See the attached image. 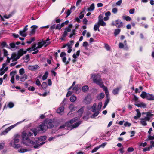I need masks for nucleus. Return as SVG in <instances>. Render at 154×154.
<instances>
[{"instance_id": "obj_1", "label": "nucleus", "mask_w": 154, "mask_h": 154, "mask_svg": "<svg viewBox=\"0 0 154 154\" xmlns=\"http://www.w3.org/2000/svg\"><path fill=\"white\" fill-rule=\"evenodd\" d=\"M51 120H48L46 122V125H45L46 122H45L42 124L39 125L38 128H40V130L45 131L48 128H51L53 127V125L51 122Z\"/></svg>"}, {"instance_id": "obj_2", "label": "nucleus", "mask_w": 154, "mask_h": 154, "mask_svg": "<svg viewBox=\"0 0 154 154\" xmlns=\"http://www.w3.org/2000/svg\"><path fill=\"white\" fill-rule=\"evenodd\" d=\"M28 143H27L26 142H24L23 143L27 146H30L31 145H34L33 147L35 149H38L39 148L41 145L44 144L45 142H43L39 144V143L37 141L34 142L31 140H28L27 141Z\"/></svg>"}, {"instance_id": "obj_3", "label": "nucleus", "mask_w": 154, "mask_h": 154, "mask_svg": "<svg viewBox=\"0 0 154 154\" xmlns=\"http://www.w3.org/2000/svg\"><path fill=\"white\" fill-rule=\"evenodd\" d=\"M92 78L93 79V82L96 84L98 85L101 88H103V86H104L102 79L100 78H97L96 77L95 74L92 75Z\"/></svg>"}, {"instance_id": "obj_4", "label": "nucleus", "mask_w": 154, "mask_h": 154, "mask_svg": "<svg viewBox=\"0 0 154 154\" xmlns=\"http://www.w3.org/2000/svg\"><path fill=\"white\" fill-rule=\"evenodd\" d=\"M150 119V118L149 117V114L147 113V116L143 118H141L140 119V123L143 126H145L147 125L146 122L149 121Z\"/></svg>"}, {"instance_id": "obj_5", "label": "nucleus", "mask_w": 154, "mask_h": 154, "mask_svg": "<svg viewBox=\"0 0 154 154\" xmlns=\"http://www.w3.org/2000/svg\"><path fill=\"white\" fill-rule=\"evenodd\" d=\"M22 121L19 122L16 124H15L12 125H11L7 129L5 130L4 131L2 132L0 134L1 135H6L8 131H10L11 129L13 128L16 126L18 124L21 123L22 122Z\"/></svg>"}, {"instance_id": "obj_6", "label": "nucleus", "mask_w": 154, "mask_h": 154, "mask_svg": "<svg viewBox=\"0 0 154 154\" xmlns=\"http://www.w3.org/2000/svg\"><path fill=\"white\" fill-rule=\"evenodd\" d=\"M50 40L49 38L48 37L47 40L45 41H42L41 42H39L38 44V49L41 48L43 46L45 45L46 47L47 45L49 44L50 42H48Z\"/></svg>"}, {"instance_id": "obj_7", "label": "nucleus", "mask_w": 154, "mask_h": 154, "mask_svg": "<svg viewBox=\"0 0 154 154\" xmlns=\"http://www.w3.org/2000/svg\"><path fill=\"white\" fill-rule=\"evenodd\" d=\"M71 31V29H70L69 28H66L65 29V31L62 34V35L61 36L60 39L62 40H65V37L68 35V32H70Z\"/></svg>"}, {"instance_id": "obj_8", "label": "nucleus", "mask_w": 154, "mask_h": 154, "mask_svg": "<svg viewBox=\"0 0 154 154\" xmlns=\"http://www.w3.org/2000/svg\"><path fill=\"white\" fill-rule=\"evenodd\" d=\"M31 48H28L27 49L25 50L23 48L21 49L18 51L17 54L19 55V57H20L23 55L26 54L27 51H31Z\"/></svg>"}, {"instance_id": "obj_9", "label": "nucleus", "mask_w": 154, "mask_h": 154, "mask_svg": "<svg viewBox=\"0 0 154 154\" xmlns=\"http://www.w3.org/2000/svg\"><path fill=\"white\" fill-rule=\"evenodd\" d=\"M29 135L27 132L26 131H23L22 133V137L23 140V143L24 142H26L27 143H28V142L27 141L28 140H30L28 139Z\"/></svg>"}, {"instance_id": "obj_10", "label": "nucleus", "mask_w": 154, "mask_h": 154, "mask_svg": "<svg viewBox=\"0 0 154 154\" xmlns=\"http://www.w3.org/2000/svg\"><path fill=\"white\" fill-rule=\"evenodd\" d=\"M60 56L62 59L63 62L66 65H67L69 63V61H66V54L65 52H62L60 54Z\"/></svg>"}, {"instance_id": "obj_11", "label": "nucleus", "mask_w": 154, "mask_h": 154, "mask_svg": "<svg viewBox=\"0 0 154 154\" xmlns=\"http://www.w3.org/2000/svg\"><path fill=\"white\" fill-rule=\"evenodd\" d=\"M28 26L26 25L23 29L19 31V34L21 36L25 37L27 36L26 31L28 30Z\"/></svg>"}, {"instance_id": "obj_12", "label": "nucleus", "mask_w": 154, "mask_h": 154, "mask_svg": "<svg viewBox=\"0 0 154 154\" xmlns=\"http://www.w3.org/2000/svg\"><path fill=\"white\" fill-rule=\"evenodd\" d=\"M19 55L15 53H13L11 56V58L12 60V62L14 61H17V60L20 58Z\"/></svg>"}, {"instance_id": "obj_13", "label": "nucleus", "mask_w": 154, "mask_h": 154, "mask_svg": "<svg viewBox=\"0 0 154 154\" xmlns=\"http://www.w3.org/2000/svg\"><path fill=\"white\" fill-rule=\"evenodd\" d=\"M39 67L38 65L28 66V69L32 71H35L39 69Z\"/></svg>"}, {"instance_id": "obj_14", "label": "nucleus", "mask_w": 154, "mask_h": 154, "mask_svg": "<svg viewBox=\"0 0 154 154\" xmlns=\"http://www.w3.org/2000/svg\"><path fill=\"white\" fill-rule=\"evenodd\" d=\"M91 101V96L89 95H87L85 98L84 100V102L87 104H90Z\"/></svg>"}, {"instance_id": "obj_15", "label": "nucleus", "mask_w": 154, "mask_h": 154, "mask_svg": "<svg viewBox=\"0 0 154 154\" xmlns=\"http://www.w3.org/2000/svg\"><path fill=\"white\" fill-rule=\"evenodd\" d=\"M116 26L117 27L120 28L123 26V23L120 19H117L116 21Z\"/></svg>"}, {"instance_id": "obj_16", "label": "nucleus", "mask_w": 154, "mask_h": 154, "mask_svg": "<svg viewBox=\"0 0 154 154\" xmlns=\"http://www.w3.org/2000/svg\"><path fill=\"white\" fill-rule=\"evenodd\" d=\"M135 105L139 107H142L145 108L146 107V105L143 102H140L139 103H135Z\"/></svg>"}, {"instance_id": "obj_17", "label": "nucleus", "mask_w": 154, "mask_h": 154, "mask_svg": "<svg viewBox=\"0 0 154 154\" xmlns=\"http://www.w3.org/2000/svg\"><path fill=\"white\" fill-rule=\"evenodd\" d=\"M146 99L149 100H154V96L152 94L148 93Z\"/></svg>"}, {"instance_id": "obj_18", "label": "nucleus", "mask_w": 154, "mask_h": 154, "mask_svg": "<svg viewBox=\"0 0 154 154\" xmlns=\"http://www.w3.org/2000/svg\"><path fill=\"white\" fill-rule=\"evenodd\" d=\"M78 118H75L72 120H71L69 122H68L66 123V125H68L69 126V127H70L71 125L78 120Z\"/></svg>"}, {"instance_id": "obj_19", "label": "nucleus", "mask_w": 154, "mask_h": 154, "mask_svg": "<svg viewBox=\"0 0 154 154\" xmlns=\"http://www.w3.org/2000/svg\"><path fill=\"white\" fill-rule=\"evenodd\" d=\"M32 131L33 133H32L30 132H27V133H28V134L29 136H31L33 135V134H34L35 136H36L37 134V132L36 131L35 129H32Z\"/></svg>"}, {"instance_id": "obj_20", "label": "nucleus", "mask_w": 154, "mask_h": 154, "mask_svg": "<svg viewBox=\"0 0 154 154\" xmlns=\"http://www.w3.org/2000/svg\"><path fill=\"white\" fill-rule=\"evenodd\" d=\"M103 88H102L103 90L105 91L106 96L107 97V98H109V92L107 88L105 86H103Z\"/></svg>"}, {"instance_id": "obj_21", "label": "nucleus", "mask_w": 154, "mask_h": 154, "mask_svg": "<svg viewBox=\"0 0 154 154\" xmlns=\"http://www.w3.org/2000/svg\"><path fill=\"white\" fill-rule=\"evenodd\" d=\"M22 75V76L20 78V81L22 82H24L26 79L27 78V76L26 74H24Z\"/></svg>"}, {"instance_id": "obj_22", "label": "nucleus", "mask_w": 154, "mask_h": 154, "mask_svg": "<svg viewBox=\"0 0 154 154\" xmlns=\"http://www.w3.org/2000/svg\"><path fill=\"white\" fill-rule=\"evenodd\" d=\"M136 111L137 112V114L136 116H134V118L135 119H137L138 118H139L141 116V113L140 112V111L139 109H137L136 110Z\"/></svg>"}, {"instance_id": "obj_23", "label": "nucleus", "mask_w": 154, "mask_h": 154, "mask_svg": "<svg viewBox=\"0 0 154 154\" xmlns=\"http://www.w3.org/2000/svg\"><path fill=\"white\" fill-rule=\"evenodd\" d=\"M120 88L118 87L114 89L112 91V93L113 94L115 95L118 94Z\"/></svg>"}, {"instance_id": "obj_24", "label": "nucleus", "mask_w": 154, "mask_h": 154, "mask_svg": "<svg viewBox=\"0 0 154 154\" xmlns=\"http://www.w3.org/2000/svg\"><path fill=\"white\" fill-rule=\"evenodd\" d=\"M100 25L97 22L96 23L94 26V31H97V30L98 31H100V29H99V27Z\"/></svg>"}, {"instance_id": "obj_25", "label": "nucleus", "mask_w": 154, "mask_h": 154, "mask_svg": "<svg viewBox=\"0 0 154 154\" xmlns=\"http://www.w3.org/2000/svg\"><path fill=\"white\" fill-rule=\"evenodd\" d=\"M20 137V135L19 134H17L15 136V137L14 139V142L15 143H17L19 141V138Z\"/></svg>"}, {"instance_id": "obj_26", "label": "nucleus", "mask_w": 154, "mask_h": 154, "mask_svg": "<svg viewBox=\"0 0 154 154\" xmlns=\"http://www.w3.org/2000/svg\"><path fill=\"white\" fill-rule=\"evenodd\" d=\"M64 109V107H59L58 109H57V113H58L59 114H61L62 112H63Z\"/></svg>"}, {"instance_id": "obj_27", "label": "nucleus", "mask_w": 154, "mask_h": 154, "mask_svg": "<svg viewBox=\"0 0 154 154\" xmlns=\"http://www.w3.org/2000/svg\"><path fill=\"white\" fill-rule=\"evenodd\" d=\"M94 3H92L88 8V10L89 11H92L94 10Z\"/></svg>"}, {"instance_id": "obj_28", "label": "nucleus", "mask_w": 154, "mask_h": 154, "mask_svg": "<svg viewBox=\"0 0 154 154\" xmlns=\"http://www.w3.org/2000/svg\"><path fill=\"white\" fill-rule=\"evenodd\" d=\"M100 26H106V23L103 20H98L97 22Z\"/></svg>"}, {"instance_id": "obj_29", "label": "nucleus", "mask_w": 154, "mask_h": 154, "mask_svg": "<svg viewBox=\"0 0 154 154\" xmlns=\"http://www.w3.org/2000/svg\"><path fill=\"white\" fill-rule=\"evenodd\" d=\"M89 89V88L87 85H85L82 88V89L83 92H87Z\"/></svg>"}, {"instance_id": "obj_30", "label": "nucleus", "mask_w": 154, "mask_h": 154, "mask_svg": "<svg viewBox=\"0 0 154 154\" xmlns=\"http://www.w3.org/2000/svg\"><path fill=\"white\" fill-rule=\"evenodd\" d=\"M147 94L148 93H147L144 91H143L140 95V97L143 99H144L145 98H146Z\"/></svg>"}, {"instance_id": "obj_31", "label": "nucleus", "mask_w": 154, "mask_h": 154, "mask_svg": "<svg viewBox=\"0 0 154 154\" xmlns=\"http://www.w3.org/2000/svg\"><path fill=\"white\" fill-rule=\"evenodd\" d=\"M80 51L78 50L76 53H74L72 57L74 58H76L77 57L79 56Z\"/></svg>"}, {"instance_id": "obj_32", "label": "nucleus", "mask_w": 154, "mask_h": 154, "mask_svg": "<svg viewBox=\"0 0 154 154\" xmlns=\"http://www.w3.org/2000/svg\"><path fill=\"white\" fill-rule=\"evenodd\" d=\"M47 137L46 136H43L39 137L38 138V140L40 141H43L46 139Z\"/></svg>"}, {"instance_id": "obj_33", "label": "nucleus", "mask_w": 154, "mask_h": 154, "mask_svg": "<svg viewBox=\"0 0 154 154\" xmlns=\"http://www.w3.org/2000/svg\"><path fill=\"white\" fill-rule=\"evenodd\" d=\"M97 106V104L96 103H95L94 104L93 106L91 107L92 109V111L93 112H96V111L97 109H96V107Z\"/></svg>"}, {"instance_id": "obj_34", "label": "nucleus", "mask_w": 154, "mask_h": 154, "mask_svg": "<svg viewBox=\"0 0 154 154\" xmlns=\"http://www.w3.org/2000/svg\"><path fill=\"white\" fill-rule=\"evenodd\" d=\"M36 44H34L33 45L32 48H31V51H34L38 49V47H36Z\"/></svg>"}, {"instance_id": "obj_35", "label": "nucleus", "mask_w": 154, "mask_h": 154, "mask_svg": "<svg viewBox=\"0 0 154 154\" xmlns=\"http://www.w3.org/2000/svg\"><path fill=\"white\" fill-rule=\"evenodd\" d=\"M14 14V12H12L8 15H4V17L6 19L9 18L11 17Z\"/></svg>"}, {"instance_id": "obj_36", "label": "nucleus", "mask_w": 154, "mask_h": 154, "mask_svg": "<svg viewBox=\"0 0 154 154\" xmlns=\"http://www.w3.org/2000/svg\"><path fill=\"white\" fill-rule=\"evenodd\" d=\"M120 31L121 29H116L114 32L115 35L116 36L119 34L120 32Z\"/></svg>"}, {"instance_id": "obj_37", "label": "nucleus", "mask_w": 154, "mask_h": 154, "mask_svg": "<svg viewBox=\"0 0 154 154\" xmlns=\"http://www.w3.org/2000/svg\"><path fill=\"white\" fill-rule=\"evenodd\" d=\"M48 72L46 71V72H45V74H44V75L42 77V80H45L47 78V77L48 76Z\"/></svg>"}, {"instance_id": "obj_38", "label": "nucleus", "mask_w": 154, "mask_h": 154, "mask_svg": "<svg viewBox=\"0 0 154 154\" xmlns=\"http://www.w3.org/2000/svg\"><path fill=\"white\" fill-rule=\"evenodd\" d=\"M76 98H77L76 96L73 95L70 97V100L72 102H74L76 100Z\"/></svg>"}, {"instance_id": "obj_39", "label": "nucleus", "mask_w": 154, "mask_h": 154, "mask_svg": "<svg viewBox=\"0 0 154 154\" xmlns=\"http://www.w3.org/2000/svg\"><path fill=\"white\" fill-rule=\"evenodd\" d=\"M104 94L103 93H101L97 96V98L98 99H101L104 98Z\"/></svg>"}, {"instance_id": "obj_40", "label": "nucleus", "mask_w": 154, "mask_h": 154, "mask_svg": "<svg viewBox=\"0 0 154 154\" xmlns=\"http://www.w3.org/2000/svg\"><path fill=\"white\" fill-rule=\"evenodd\" d=\"M84 111V108L83 107H82L80 108L78 111V112L79 114V117L81 116V115L83 113V112Z\"/></svg>"}, {"instance_id": "obj_41", "label": "nucleus", "mask_w": 154, "mask_h": 154, "mask_svg": "<svg viewBox=\"0 0 154 154\" xmlns=\"http://www.w3.org/2000/svg\"><path fill=\"white\" fill-rule=\"evenodd\" d=\"M95 113L93 114L92 116H91V117L92 118H94L96 116H97V115L99 114V112L98 111H96V112H94Z\"/></svg>"}, {"instance_id": "obj_42", "label": "nucleus", "mask_w": 154, "mask_h": 154, "mask_svg": "<svg viewBox=\"0 0 154 154\" xmlns=\"http://www.w3.org/2000/svg\"><path fill=\"white\" fill-rule=\"evenodd\" d=\"M81 122L80 121L79 122H78L75 123L72 125V127L73 128H75L79 126V125L81 124Z\"/></svg>"}, {"instance_id": "obj_43", "label": "nucleus", "mask_w": 154, "mask_h": 154, "mask_svg": "<svg viewBox=\"0 0 154 154\" xmlns=\"http://www.w3.org/2000/svg\"><path fill=\"white\" fill-rule=\"evenodd\" d=\"M19 73L20 75H22L25 73L24 69L23 68L20 69L19 70Z\"/></svg>"}, {"instance_id": "obj_44", "label": "nucleus", "mask_w": 154, "mask_h": 154, "mask_svg": "<svg viewBox=\"0 0 154 154\" xmlns=\"http://www.w3.org/2000/svg\"><path fill=\"white\" fill-rule=\"evenodd\" d=\"M3 51L4 54V57H8V53L7 51L5 49H3Z\"/></svg>"}, {"instance_id": "obj_45", "label": "nucleus", "mask_w": 154, "mask_h": 154, "mask_svg": "<svg viewBox=\"0 0 154 154\" xmlns=\"http://www.w3.org/2000/svg\"><path fill=\"white\" fill-rule=\"evenodd\" d=\"M75 30L74 29L72 30L69 35V38H72L74 35H75Z\"/></svg>"}, {"instance_id": "obj_46", "label": "nucleus", "mask_w": 154, "mask_h": 154, "mask_svg": "<svg viewBox=\"0 0 154 154\" xmlns=\"http://www.w3.org/2000/svg\"><path fill=\"white\" fill-rule=\"evenodd\" d=\"M109 98H107V99L105 101V103H104V106L103 107V109L105 108L107 106V104H108V103H109Z\"/></svg>"}, {"instance_id": "obj_47", "label": "nucleus", "mask_w": 154, "mask_h": 154, "mask_svg": "<svg viewBox=\"0 0 154 154\" xmlns=\"http://www.w3.org/2000/svg\"><path fill=\"white\" fill-rule=\"evenodd\" d=\"M123 19L126 20L127 21H130L131 20V17L128 16H123Z\"/></svg>"}, {"instance_id": "obj_48", "label": "nucleus", "mask_w": 154, "mask_h": 154, "mask_svg": "<svg viewBox=\"0 0 154 154\" xmlns=\"http://www.w3.org/2000/svg\"><path fill=\"white\" fill-rule=\"evenodd\" d=\"M41 86L43 89H45L47 86V83L45 82L42 83V84Z\"/></svg>"}, {"instance_id": "obj_49", "label": "nucleus", "mask_w": 154, "mask_h": 154, "mask_svg": "<svg viewBox=\"0 0 154 154\" xmlns=\"http://www.w3.org/2000/svg\"><path fill=\"white\" fill-rule=\"evenodd\" d=\"M105 47L107 51H109L110 49V46L107 44H104Z\"/></svg>"}, {"instance_id": "obj_50", "label": "nucleus", "mask_w": 154, "mask_h": 154, "mask_svg": "<svg viewBox=\"0 0 154 154\" xmlns=\"http://www.w3.org/2000/svg\"><path fill=\"white\" fill-rule=\"evenodd\" d=\"M151 149V148L150 147V146H149L147 147H145L143 149V152H146V151H149L150 150V149Z\"/></svg>"}, {"instance_id": "obj_51", "label": "nucleus", "mask_w": 154, "mask_h": 154, "mask_svg": "<svg viewBox=\"0 0 154 154\" xmlns=\"http://www.w3.org/2000/svg\"><path fill=\"white\" fill-rule=\"evenodd\" d=\"M134 150V148L132 147H128L127 149V151L128 152H132Z\"/></svg>"}, {"instance_id": "obj_52", "label": "nucleus", "mask_w": 154, "mask_h": 154, "mask_svg": "<svg viewBox=\"0 0 154 154\" xmlns=\"http://www.w3.org/2000/svg\"><path fill=\"white\" fill-rule=\"evenodd\" d=\"M131 124L130 123L128 122H125L124 124V125L125 127H129L131 126Z\"/></svg>"}, {"instance_id": "obj_53", "label": "nucleus", "mask_w": 154, "mask_h": 154, "mask_svg": "<svg viewBox=\"0 0 154 154\" xmlns=\"http://www.w3.org/2000/svg\"><path fill=\"white\" fill-rule=\"evenodd\" d=\"M35 40V38L34 37H33V38H32L30 40L27 41L26 42V43L28 44H30L32 42L34 41Z\"/></svg>"}, {"instance_id": "obj_54", "label": "nucleus", "mask_w": 154, "mask_h": 154, "mask_svg": "<svg viewBox=\"0 0 154 154\" xmlns=\"http://www.w3.org/2000/svg\"><path fill=\"white\" fill-rule=\"evenodd\" d=\"M154 139V135L153 136H151L150 134L148 136V138L147 140H152Z\"/></svg>"}, {"instance_id": "obj_55", "label": "nucleus", "mask_w": 154, "mask_h": 154, "mask_svg": "<svg viewBox=\"0 0 154 154\" xmlns=\"http://www.w3.org/2000/svg\"><path fill=\"white\" fill-rule=\"evenodd\" d=\"M79 89L78 85H76L73 88V90L76 91H78Z\"/></svg>"}, {"instance_id": "obj_56", "label": "nucleus", "mask_w": 154, "mask_h": 154, "mask_svg": "<svg viewBox=\"0 0 154 154\" xmlns=\"http://www.w3.org/2000/svg\"><path fill=\"white\" fill-rule=\"evenodd\" d=\"M8 106L9 108H12L14 106V103L12 102H10L8 104Z\"/></svg>"}, {"instance_id": "obj_57", "label": "nucleus", "mask_w": 154, "mask_h": 154, "mask_svg": "<svg viewBox=\"0 0 154 154\" xmlns=\"http://www.w3.org/2000/svg\"><path fill=\"white\" fill-rule=\"evenodd\" d=\"M27 151V150L26 149L22 148L20 149L19 150V152L21 153H23L26 152Z\"/></svg>"}, {"instance_id": "obj_58", "label": "nucleus", "mask_w": 154, "mask_h": 154, "mask_svg": "<svg viewBox=\"0 0 154 154\" xmlns=\"http://www.w3.org/2000/svg\"><path fill=\"white\" fill-rule=\"evenodd\" d=\"M119 47L122 49L124 48V45L122 43H119Z\"/></svg>"}, {"instance_id": "obj_59", "label": "nucleus", "mask_w": 154, "mask_h": 154, "mask_svg": "<svg viewBox=\"0 0 154 154\" xmlns=\"http://www.w3.org/2000/svg\"><path fill=\"white\" fill-rule=\"evenodd\" d=\"M99 149V147H97L94 148L91 151L92 153H94L96 152Z\"/></svg>"}, {"instance_id": "obj_60", "label": "nucleus", "mask_w": 154, "mask_h": 154, "mask_svg": "<svg viewBox=\"0 0 154 154\" xmlns=\"http://www.w3.org/2000/svg\"><path fill=\"white\" fill-rule=\"evenodd\" d=\"M107 143L106 142L104 143L101 145H100L98 147L99 148L101 147L104 148L106 145L107 144Z\"/></svg>"}, {"instance_id": "obj_61", "label": "nucleus", "mask_w": 154, "mask_h": 154, "mask_svg": "<svg viewBox=\"0 0 154 154\" xmlns=\"http://www.w3.org/2000/svg\"><path fill=\"white\" fill-rule=\"evenodd\" d=\"M29 90L31 91H33L35 90V88L33 86H30L28 88Z\"/></svg>"}, {"instance_id": "obj_62", "label": "nucleus", "mask_w": 154, "mask_h": 154, "mask_svg": "<svg viewBox=\"0 0 154 154\" xmlns=\"http://www.w3.org/2000/svg\"><path fill=\"white\" fill-rule=\"evenodd\" d=\"M105 15L106 17H109L110 16L111 13L110 11H108L107 12L105 13Z\"/></svg>"}, {"instance_id": "obj_63", "label": "nucleus", "mask_w": 154, "mask_h": 154, "mask_svg": "<svg viewBox=\"0 0 154 154\" xmlns=\"http://www.w3.org/2000/svg\"><path fill=\"white\" fill-rule=\"evenodd\" d=\"M118 10L116 8H114L112 9V12L114 14H116L117 13Z\"/></svg>"}, {"instance_id": "obj_64", "label": "nucleus", "mask_w": 154, "mask_h": 154, "mask_svg": "<svg viewBox=\"0 0 154 154\" xmlns=\"http://www.w3.org/2000/svg\"><path fill=\"white\" fill-rule=\"evenodd\" d=\"M10 47L12 48H14L15 47V44L14 43H11L10 44Z\"/></svg>"}]
</instances>
